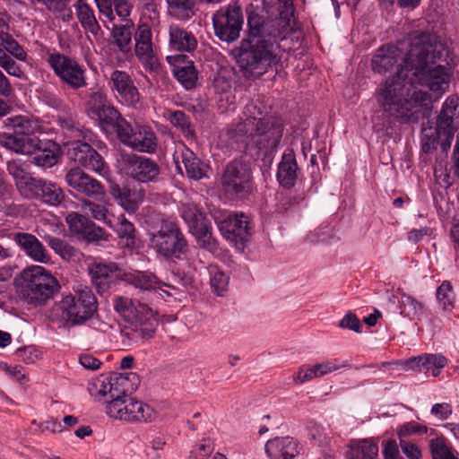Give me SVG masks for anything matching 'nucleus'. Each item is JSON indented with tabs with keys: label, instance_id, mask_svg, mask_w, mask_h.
<instances>
[{
	"label": "nucleus",
	"instance_id": "a18cd8bd",
	"mask_svg": "<svg viewBox=\"0 0 459 459\" xmlns=\"http://www.w3.org/2000/svg\"><path fill=\"white\" fill-rule=\"evenodd\" d=\"M437 299L444 311H451L455 306V294L452 283L444 281L437 290Z\"/></svg>",
	"mask_w": 459,
	"mask_h": 459
},
{
	"label": "nucleus",
	"instance_id": "ddd939ff",
	"mask_svg": "<svg viewBox=\"0 0 459 459\" xmlns=\"http://www.w3.org/2000/svg\"><path fill=\"white\" fill-rule=\"evenodd\" d=\"M117 135L126 145L142 152H152L157 146V138L148 126H136L134 128L126 120L121 122Z\"/></svg>",
	"mask_w": 459,
	"mask_h": 459
},
{
	"label": "nucleus",
	"instance_id": "cd10ccee",
	"mask_svg": "<svg viewBox=\"0 0 459 459\" xmlns=\"http://www.w3.org/2000/svg\"><path fill=\"white\" fill-rule=\"evenodd\" d=\"M265 452L271 459H292L299 454L298 443L290 437H276L266 443Z\"/></svg>",
	"mask_w": 459,
	"mask_h": 459
},
{
	"label": "nucleus",
	"instance_id": "412c9836",
	"mask_svg": "<svg viewBox=\"0 0 459 459\" xmlns=\"http://www.w3.org/2000/svg\"><path fill=\"white\" fill-rule=\"evenodd\" d=\"M65 221L69 227L70 232L79 238L89 242L106 240V231L99 227L86 216L78 212H70Z\"/></svg>",
	"mask_w": 459,
	"mask_h": 459
},
{
	"label": "nucleus",
	"instance_id": "a19ab883",
	"mask_svg": "<svg viewBox=\"0 0 459 459\" xmlns=\"http://www.w3.org/2000/svg\"><path fill=\"white\" fill-rule=\"evenodd\" d=\"M65 198L61 187L50 181H43L39 199L50 205H58Z\"/></svg>",
	"mask_w": 459,
	"mask_h": 459
},
{
	"label": "nucleus",
	"instance_id": "603ef678",
	"mask_svg": "<svg viewBox=\"0 0 459 459\" xmlns=\"http://www.w3.org/2000/svg\"><path fill=\"white\" fill-rule=\"evenodd\" d=\"M432 459H457L451 452V447L444 437H437L430 441Z\"/></svg>",
	"mask_w": 459,
	"mask_h": 459
},
{
	"label": "nucleus",
	"instance_id": "dca6fc26",
	"mask_svg": "<svg viewBox=\"0 0 459 459\" xmlns=\"http://www.w3.org/2000/svg\"><path fill=\"white\" fill-rule=\"evenodd\" d=\"M128 378L118 373L101 374L88 383V391L95 400L107 397L110 400L117 396L126 387Z\"/></svg>",
	"mask_w": 459,
	"mask_h": 459
},
{
	"label": "nucleus",
	"instance_id": "8fccbe9b",
	"mask_svg": "<svg viewBox=\"0 0 459 459\" xmlns=\"http://www.w3.org/2000/svg\"><path fill=\"white\" fill-rule=\"evenodd\" d=\"M1 45L5 53L10 54L15 59L25 62L28 57V54L22 45L19 44L11 35L5 33L0 37Z\"/></svg>",
	"mask_w": 459,
	"mask_h": 459
},
{
	"label": "nucleus",
	"instance_id": "a211bd4d",
	"mask_svg": "<svg viewBox=\"0 0 459 459\" xmlns=\"http://www.w3.org/2000/svg\"><path fill=\"white\" fill-rule=\"evenodd\" d=\"M126 280L136 288L159 291L160 296L166 300L169 299L180 300L184 293L175 286L160 281L154 274L147 272L129 273Z\"/></svg>",
	"mask_w": 459,
	"mask_h": 459
},
{
	"label": "nucleus",
	"instance_id": "de8ad7c7",
	"mask_svg": "<svg viewBox=\"0 0 459 459\" xmlns=\"http://www.w3.org/2000/svg\"><path fill=\"white\" fill-rule=\"evenodd\" d=\"M399 303L401 314L410 319L418 318L422 312V304L408 294L403 293Z\"/></svg>",
	"mask_w": 459,
	"mask_h": 459
},
{
	"label": "nucleus",
	"instance_id": "c756f323",
	"mask_svg": "<svg viewBox=\"0 0 459 459\" xmlns=\"http://www.w3.org/2000/svg\"><path fill=\"white\" fill-rule=\"evenodd\" d=\"M88 116L99 123L103 129L112 128L118 131L124 119L118 110L109 104L108 100H106L104 104L100 106L98 110H93L89 113Z\"/></svg>",
	"mask_w": 459,
	"mask_h": 459
},
{
	"label": "nucleus",
	"instance_id": "bb28decb",
	"mask_svg": "<svg viewBox=\"0 0 459 459\" xmlns=\"http://www.w3.org/2000/svg\"><path fill=\"white\" fill-rule=\"evenodd\" d=\"M187 56L183 54L170 55L166 57L168 63L173 66V73L180 83L186 89H191L195 85L197 74L195 68L186 61Z\"/></svg>",
	"mask_w": 459,
	"mask_h": 459
},
{
	"label": "nucleus",
	"instance_id": "f704fd0d",
	"mask_svg": "<svg viewBox=\"0 0 459 459\" xmlns=\"http://www.w3.org/2000/svg\"><path fill=\"white\" fill-rule=\"evenodd\" d=\"M181 158L188 178L199 180L207 177L209 167L203 163L191 150L184 147Z\"/></svg>",
	"mask_w": 459,
	"mask_h": 459
},
{
	"label": "nucleus",
	"instance_id": "e2e57ef3",
	"mask_svg": "<svg viewBox=\"0 0 459 459\" xmlns=\"http://www.w3.org/2000/svg\"><path fill=\"white\" fill-rule=\"evenodd\" d=\"M106 100H108V97L103 91L98 90L91 92L86 104L87 114L91 113L93 110H98L100 106L104 104Z\"/></svg>",
	"mask_w": 459,
	"mask_h": 459
},
{
	"label": "nucleus",
	"instance_id": "37998d69",
	"mask_svg": "<svg viewBox=\"0 0 459 459\" xmlns=\"http://www.w3.org/2000/svg\"><path fill=\"white\" fill-rule=\"evenodd\" d=\"M284 5L285 11L281 13L279 19L276 21L278 29L273 32L274 38L281 39L285 38L286 34L292 30V4L291 2L290 3V0H286Z\"/></svg>",
	"mask_w": 459,
	"mask_h": 459
},
{
	"label": "nucleus",
	"instance_id": "ea45409f",
	"mask_svg": "<svg viewBox=\"0 0 459 459\" xmlns=\"http://www.w3.org/2000/svg\"><path fill=\"white\" fill-rule=\"evenodd\" d=\"M180 213L183 220L188 225L189 230H193L194 226L197 227L199 224L208 221L197 205L193 203L182 204Z\"/></svg>",
	"mask_w": 459,
	"mask_h": 459
},
{
	"label": "nucleus",
	"instance_id": "7c9ffc66",
	"mask_svg": "<svg viewBox=\"0 0 459 459\" xmlns=\"http://www.w3.org/2000/svg\"><path fill=\"white\" fill-rule=\"evenodd\" d=\"M298 165L293 150L287 149L278 165L277 179L280 185L289 188L294 186L297 179Z\"/></svg>",
	"mask_w": 459,
	"mask_h": 459
},
{
	"label": "nucleus",
	"instance_id": "7ed1b4c3",
	"mask_svg": "<svg viewBox=\"0 0 459 459\" xmlns=\"http://www.w3.org/2000/svg\"><path fill=\"white\" fill-rule=\"evenodd\" d=\"M228 134L237 141L246 142L247 146L273 149L282 136V123L280 117L264 113L252 102L245 107L240 120L230 126Z\"/></svg>",
	"mask_w": 459,
	"mask_h": 459
},
{
	"label": "nucleus",
	"instance_id": "6e6552de",
	"mask_svg": "<svg viewBox=\"0 0 459 459\" xmlns=\"http://www.w3.org/2000/svg\"><path fill=\"white\" fill-rule=\"evenodd\" d=\"M105 411L109 418L129 423L148 422L156 417L155 411L150 405L128 394L126 387L107 403Z\"/></svg>",
	"mask_w": 459,
	"mask_h": 459
},
{
	"label": "nucleus",
	"instance_id": "49530a36",
	"mask_svg": "<svg viewBox=\"0 0 459 459\" xmlns=\"http://www.w3.org/2000/svg\"><path fill=\"white\" fill-rule=\"evenodd\" d=\"M48 244L64 260H75L79 256L77 249L58 238L48 237Z\"/></svg>",
	"mask_w": 459,
	"mask_h": 459
},
{
	"label": "nucleus",
	"instance_id": "20e7f679",
	"mask_svg": "<svg viewBox=\"0 0 459 459\" xmlns=\"http://www.w3.org/2000/svg\"><path fill=\"white\" fill-rule=\"evenodd\" d=\"M4 126L13 133L0 134V145L16 153H34L39 144V134H53L56 127L49 121L34 116L16 115L7 117Z\"/></svg>",
	"mask_w": 459,
	"mask_h": 459
},
{
	"label": "nucleus",
	"instance_id": "2eb2a0df",
	"mask_svg": "<svg viewBox=\"0 0 459 459\" xmlns=\"http://www.w3.org/2000/svg\"><path fill=\"white\" fill-rule=\"evenodd\" d=\"M134 52L145 70L157 71L160 67L159 51L152 44V30L145 22L139 24L134 36Z\"/></svg>",
	"mask_w": 459,
	"mask_h": 459
},
{
	"label": "nucleus",
	"instance_id": "0eeeda50",
	"mask_svg": "<svg viewBox=\"0 0 459 459\" xmlns=\"http://www.w3.org/2000/svg\"><path fill=\"white\" fill-rule=\"evenodd\" d=\"M23 299L35 306L43 305L59 290L57 280L40 265H31L22 272Z\"/></svg>",
	"mask_w": 459,
	"mask_h": 459
},
{
	"label": "nucleus",
	"instance_id": "bf43d9fd",
	"mask_svg": "<svg viewBox=\"0 0 459 459\" xmlns=\"http://www.w3.org/2000/svg\"><path fill=\"white\" fill-rule=\"evenodd\" d=\"M428 428L426 426L420 425L415 421H410L403 424L399 429L397 430V436L399 437V441L402 439L410 437L411 436L416 435H423L427 433Z\"/></svg>",
	"mask_w": 459,
	"mask_h": 459
},
{
	"label": "nucleus",
	"instance_id": "f3484780",
	"mask_svg": "<svg viewBox=\"0 0 459 459\" xmlns=\"http://www.w3.org/2000/svg\"><path fill=\"white\" fill-rule=\"evenodd\" d=\"M218 228L229 242L237 247H244L250 237L248 218L244 213L229 214L217 221Z\"/></svg>",
	"mask_w": 459,
	"mask_h": 459
},
{
	"label": "nucleus",
	"instance_id": "6ab92c4d",
	"mask_svg": "<svg viewBox=\"0 0 459 459\" xmlns=\"http://www.w3.org/2000/svg\"><path fill=\"white\" fill-rule=\"evenodd\" d=\"M109 84L119 103L134 108L140 102L139 91L126 72L115 70L110 75Z\"/></svg>",
	"mask_w": 459,
	"mask_h": 459
},
{
	"label": "nucleus",
	"instance_id": "4d7b16f0",
	"mask_svg": "<svg viewBox=\"0 0 459 459\" xmlns=\"http://www.w3.org/2000/svg\"><path fill=\"white\" fill-rule=\"evenodd\" d=\"M43 181L30 176L28 180H24L17 188L21 195L26 198H39Z\"/></svg>",
	"mask_w": 459,
	"mask_h": 459
},
{
	"label": "nucleus",
	"instance_id": "13d9d810",
	"mask_svg": "<svg viewBox=\"0 0 459 459\" xmlns=\"http://www.w3.org/2000/svg\"><path fill=\"white\" fill-rule=\"evenodd\" d=\"M118 237L120 238H125L126 241V246H132L134 245V232L135 229L132 222H130L125 215H120L118 217V225L117 228H113Z\"/></svg>",
	"mask_w": 459,
	"mask_h": 459
},
{
	"label": "nucleus",
	"instance_id": "4be33fe9",
	"mask_svg": "<svg viewBox=\"0 0 459 459\" xmlns=\"http://www.w3.org/2000/svg\"><path fill=\"white\" fill-rule=\"evenodd\" d=\"M65 181L70 187L86 196L99 198L105 195L104 186L78 167L67 171Z\"/></svg>",
	"mask_w": 459,
	"mask_h": 459
},
{
	"label": "nucleus",
	"instance_id": "680f3d73",
	"mask_svg": "<svg viewBox=\"0 0 459 459\" xmlns=\"http://www.w3.org/2000/svg\"><path fill=\"white\" fill-rule=\"evenodd\" d=\"M0 67H2L9 75L22 79L24 73L21 66L7 54L0 58Z\"/></svg>",
	"mask_w": 459,
	"mask_h": 459
},
{
	"label": "nucleus",
	"instance_id": "72a5a7b5",
	"mask_svg": "<svg viewBox=\"0 0 459 459\" xmlns=\"http://www.w3.org/2000/svg\"><path fill=\"white\" fill-rule=\"evenodd\" d=\"M348 459H379L378 446L372 439L352 440L349 445Z\"/></svg>",
	"mask_w": 459,
	"mask_h": 459
},
{
	"label": "nucleus",
	"instance_id": "b1692460",
	"mask_svg": "<svg viewBox=\"0 0 459 459\" xmlns=\"http://www.w3.org/2000/svg\"><path fill=\"white\" fill-rule=\"evenodd\" d=\"M447 365V359L441 354L425 353L418 357H411L404 361L406 369L423 372L425 375L438 377L441 370Z\"/></svg>",
	"mask_w": 459,
	"mask_h": 459
},
{
	"label": "nucleus",
	"instance_id": "c85d7f7f",
	"mask_svg": "<svg viewBox=\"0 0 459 459\" xmlns=\"http://www.w3.org/2000/svg\"><path fill=\"white\" fill-rule=\"evenodd\" d=\"M15 240L34 261L44 264L50 261L47 249L35 236L29 233H18L15 236Z\"/></svg>",
	"mask_w": 459,
	"mask_h": 459
},
{
	"label": "nucleus",
	"instance_id": "c03bdc74",
	"mask_svg": "<svg viewBox=\"0 0 459 459\" xmlns=\"http://www.w3.org/2000/svg\"><path fill=\"white\" fill-rule=\"evenodd\" d=\"M209 272L211 275L210 284L212 291L218 296H223L228 290L230 276L213 265L210 266Z\"/></svg>",
	"mask_w": 459,
	"mask_h": 459
},
{
	"label": "nucleus",
	"instance_id": "a878e982",
	"mask_svg": "<svg viewBox=\"0 0 459 459\" xmlns=\"http://www.w3.org/2000/svg\"><path fill=\"white\" fill-rule=\"evenodd\" d=\"M110 194L117 203L128 213H134L143 202L145 196L142 189L120 186L117 184L111 186Z\"/></svg>",
	"mask_w": 459,
	"mask_h": 459
},
{
	"label": "nucleus",
	"instance_id": "f03ea898",
	"mask_svg": "<svg viewBox=\"0 0 459 459\" xmlns=\"http://www.w3.org/2000/svg\"><path fill=\"white\" fill-rule=\"evenodd\" d=\"M250 37L242 40L239 48L233 50L237 63L246 78H258L267 73L281 60L280 47L270 39H262L264 21L253 10H247Z\"/></svg>",
	"mask_w": 459,
	"mask_h": 459
},
{
	"label": "nucleus",
	"instance_id": "393cba45",
	"mask_svg": "<svg viewBox=\"0 0 459 459\" xmlns=\"http://www.w3.org/2000/svg\"><path fill=\"white\" fill-rule=\"evenodd\" d=\"M127 173L136 181L148 183L158 178L160 167L147 157L133 156L128 160Z\"/></svg>",
	"mask_w": 459,
	"mask_h": 459
},
{
	"label": "nucleus",
	"instance_id": "1a4fd4ad",
	"mask_svg": "<svg viewBox=\"0 0 459 459\" xmlns=\"http://www.w3.org/2000/svg\"><path fill=\"white\" fill-rule=\"evenodd\" d=\"M152 247L166 258L180 259L187 249V242L178 224L162 220L157 232L150 235Z\"/></svg>",
	"mask_w": 459,
	"mask_h": 459
},
{
	"label": "nucleus",
	"instance_id": "9b49d317",
	"mask_svg": "<svg viewBox=\"0 0 459 459\" xmlns=\"http://www.w3.org/2000/svg\"><path fill=\"white\" fill-rule=\"evenodd\" d=\"M243 22L242 10L237 3L221 8L212 16L215 35L227 42L234 41L239 37Z\"/></svg>",
	"mask_w": 459,
	"mask_h": 459
},
{
	"label": "nucleus",
	"instance_id": "79ce46f5",
	"mask_svg": "<svg viewBox=\"0 0 459 459\" xmlns=\"http://www.w3.org/2000/svg\"><path fill=\"white\" fill-rule=\"evenodd\" d=\"M190 232L195 237L199 245L210 251L215 249L216 240L212 235V226L209 221L199 224V226H194V229Z\"/></svg>",
	"mask_w": 459,
	"mask_h": 459
},
{
	"label": "nucleus",
	"instance_id": "4c0bfd02",
	"mask_svg": "<svg viewBox=\"0 0 459 459\" xmlns=\"http://www.w3.org/2000/svg\"><path fill=\"white\" fill-rule=\"evenodd\" d=\"M169 13L180 21H187L195 13V0H167Z\"/></svg>",
	"mask_w": 459,
	"mask_h": 459
},
{
	"label": "nucleus",
	"instance_id": "c9c22d12",
	"mask_svg": "<svg viewBox=\"0 0 459 459\" xmlns=\"http://www.w3.org/2000/svg\"><path fill=\"white\" fill-rule=\"evenodd\" d=\"M448 141L447 137L441 134L438 130V125L436 127H423L421 136V150L425 153H431L437 149V144L441 145L443 151L448 150L446 143Z\"/></svg>",
	"mask_w": 459,
	"mask_h": 459
},
{
	"label": "nucleus",
	"instance_id": "4468645a",
	"mask_svg": "<svg viewBox=\"0 0 459 459\" xmlns=\"http://www.w3.org/2000/svg\"><path fill=\"white\" fill-rule=\"evenodd\" d=\"M68 155L75 162L98 175L108 178L109 168L103 158L89 144L81 141L71 142Z\"/></svg>",
	"mask_w": 459,
	"mask_h": 459
},
{
	"label": "nucleus",
	"instance_id": "aec40b11",
	"mask_svg": "<svg viewBox=\"0 0 459 459\" xmlns=\"http://www.w3.org/2000/svg\"><path fill=\"white\" fill-rule=\"evenodd\" d=\"M456 120H459V96L453 94L443 102L437 118L439 132L448 139L446 143V147H451L455 133L457 130Z\"/></svg>",
	"mask_w": 459,
	"mask_h": 459
},
{
	"label": "nucleus",
	"instance_id": "f8f14e48",
	"mask_svg": "<svg viewBox=\"0 0 459 459\" xmlns=\"http://www.w3.org/2000/svg\"><path fill=\"white\" fill-rule=\"evenodd\" d=\"M48 63L61 82L77 90L86 85L85 69L76 59L54 52L48 55Z\"/></svg>",
	"mask_w": 459,
	"mask_h": 459
},
{
	"label": "nucleus",
	"instance_id": "69168bd1",
	"mask_svg": "<svg viewBox=\"0 0 459 459\" xmlns=\"http://www.w3.org/2000/svg\"><path fill=\"white\" fill-rule=\"evenodd\" d=\"M339 326L343 329H349L356 333L361 332V324L359 319L353 313H347L339 323Z\"/></svg>",
	"mask_w": 459,
	"mask_h": 459
},
{
	"label": "nucleus",
	"instance_id": "e433bc0d",
	"mask_svg": "<svg viewBox=\"0 0 459 459\" xmlns=\"http://www.w3.org/2000/svg\"><path fill=\"white\" fill-rule=\"evenodd\" d=\"M77 18L84 30L92 34H97L100 26L95 18L93 10L86 4L85 0H78L75 4Z\"/></svg>",
	"mask_w": 459,
	"mask_h": 459
},
{
	"label": "nucleus",
	"instance_id": "9d476101",
	"mask_svg": "<svg viewBox=\"0 0 459 459\" xmlns=\"http://www.w3.org/2000/svg\"><path fill=\"white\" fill-rule=\"evenodd\" d=\"M224 191L237 198H244L253 190V180L250 167L242 160L229 163L222 176Z\"/></svg>",
	"mask_w": 459,
	"mask_h": 459
},
{
	"label": "nucleus",
	"instance_id": "5fc2aeb1",
	"mask_svg": "<svg viewBox=\"0 0 459 459\" xmlns=\"http://www.w3.org/2000/svg\"><path fill=\"white\" fill-rule=\"evenodd\" d=\"M118 270V267L117 264L113 262H94L91 268H90V273L92 276V279L97 281L99 279H107L113 273L117 272Z\"/></svg>",
	"mask_w": 459,
	"mask_h": 459
},
{
	"label": "nucleus",
	"instance_id": "5701e85b",
	"mask_svg": "<svg viewBox=\"0 0 459 459\" xmlns=\"http://www.w3.org/2000/svg\"><path fill=\"white\" fill-rule=\"evenodd\" d=\"M234 70L230 66H221L216 73L213 79V86L217 93L225 94L219 100V108L222 112L235 109V96L230 91L234 82Z\"/></svg>",
	"mask_w": 459,
	"mask_h": 459
},
{
	"label": "nucleus",
	"instance_id": "473e14b6",
	"mask_svg": "<svg viewBox=\"0 0 459 459\" xmlns=\"http://www.w3.org/2000/svg\"><path fill=\"white\" fill-rule=\"evenodd\" d=\"M169 46L178 51H193L197 46V40L192 32L177 25L169 27Z\"/></svg>",
	"mask_w": 459,
	"mask_h": 459
},
{
	"label": "nucleus",
	"instance_id": "2f4dec72",
	"mask_svg": "<svg viewBox=\"0 0 459 459\" xmlns=\"http://www.w3.org/2000/svg\"><path fill=\"white\" fill-rule=\"evenodd\" d=\"M39 152L33 157L32 162L43 168H51L58 160L60 147L54 140L42 141L37 147Z\"/></svg>",
	"mask_w": 459,
	"mask_h": 459
},
{
	"label": "nucleus",
	"instance_id": "3c124183",
	"mask_svg": "<svg viewBox=\"0 0 459 459\" xmlns=\"http://www.w3.org/2000/svg\"><path fill=\"white\" fill-rule=\"evenodd\" d=\"M83 206L88 208L93 219L105 223L111 229L114 228L111 220L112 215L105 204H97L86 200L83 202Z\"/></svg>",
	"mask_w": 459,
	"mask_h": 459
},
{
	"label": "nucleus",
	"instance_id": "052dcab7",
	"mask_svg": "<svg viewBox=\"0 0 459 459\" xmlns=\"http://www.w3.org/2000/svg\"><path fill=\"white\" fill-rule=\"evenodd\" d=\"M213 451V446L210 439L204 438L191 450L188 459H208Z\"/></svg>",
	"mask_w": 459,
	"mask_h": 459
},
{
	"label": "nucleus",
	"instance_id": "f257e3e1",
	"mask_svg": "<svg viewBox=\"0 0 459 459\" xmlns=\"http://www.w3.org/2000/svg\"><path fill=\"white\" fill-rule=\"evenodd\" d=\"M453 58L436 35L415 30L395 45L379 48L372 69L384 74L396 66V76L386 79L376 91L378 106L387 117L399 123H417L429 116L431 95L414 83L442 95L453 76Z\"/></svg>",
	"mask_w": 459,
	"mask_h": 459
},
{
	"label": "nucleus",
	"instance_id": "774afa93",
	"mask_svg": "<svg viewBox=\"0 0 459 459\" xmlns=\"http://www.w3.org/2000/svg\"><path fill=\"white\" fill-rule=\"evenodd\" d=\"M430 412L437 419L446 420L451 416L453 408L452 405L447 403H435L432 406Z\"/></svg>",
	"mask_w": 459,
	"mask_h": 459
},
{
	"label": "nucleus",
	"instance_id": "58836bf2",
	"mask_svg": "<svg viewBox=\"0 0 459 459\" xmlns=\"http://www.w3.org/2000/svg\"><path fill=\"white\" fill-rule=\"evenodd\" d=\"M164 117L178 128L186 137H193L194 130L189 117L181 110H167Z\"/></svg>",
	"mask_w": 459,
	"mask_h": 459
},
{
	"label": "nucleus",
	"instance_id": "39448f33",
	"mask_svg": "<svg viewBox=\"0 0 459 459\" xmlns=\"http://www.w3.org/2000/svg\"><path fill=\"white\" fill-rule=\"evenodd\" d=\"M97 301L93 292L88 289H82L74 295L62 296L55 303L50 312L52 321L63 324L78 325L90 319L96 311Z\"/></svg>",
	"mask_w": 459,
	"mask_h": 459
},
{
	"label": "nucleus",
	"instance_id": "423d86ee",
	"mask_svg": "<svg viewBox=\"0 0 459 459\" xmlns=\"http://www.w3.org/2000/svg\"><path fill=\"white\" fill-rule=\"evenodd\" d=\"M115 310L129 323L132 339L149 340L158 326L156 314L147 305L117 296L113 300Z\"/></svg>",
	"mask_w": 459,
	"mask_h": 459
},
{
	"label": "nucleus",
	"instance_id": "0e129e2a",
	"mask_svg": "<svg viewBox=\"0 0 459 459\" xmlns=\"http://www.w3.org/2000/svg\"><path fill=\"white\" fill-rule=\"evenodd\" d=\"M323 376L328 375L334 371H337L342 368H346L349 366L348 362L345 360H340L338 359H331L318 363Z\"/></svg>",
	"mask_w": 459,
	"mask_h": 459
},
{
	"label": "nucleus",
	"instance_id": "09e8293b",
	"mask_svg": "<svg viewBox=\"0 0 459 459\" xmlns=\"http://www.w3.org/2000/svg\"><path fill=\"white\" fill-rule=\"evenodd\" d=\"M324 377L318 363L314 365H303L293 373L292 380L297 385L309 382L313 379Z\"/></svg>",
	"mask_w": 459,
	"mask_h": 459
},
{
	"label": "nucleus",
	"instance_id": "864d4df0",
	"mask_svg": "<svg viewBox=\"0 0 459 459\" xmlns=\"http://www.w3.org/2000/svg\"><path fill=\"white\" fill-rule=\"evenodd\" d=\"M28 169V164L22 160H13L7 163V170L13 178L17 187L24 180H28V178L30 176Z\"/></svg>",
	"mask_w": 459,
	"mask_h": 459
},
{
	"label": "nucleus",
	"instance_id": "6e6d98bb",
	"mask_svg": "<svg viewBox=\"0 0 459 459\" xmlns=\"http://www.w3.org/2000/svg\"><path fill=\"white\" fill-rule=\"evenodd\" d=\"M113 38L121 52L127 53L130 51L132 33L129 28L126 26L115 27L113 30Z\"/></svg>",
	"mask_w": 459,
	"mask_h": 459
},
{
	"label": "nucleus",
	"instance_id": "338daca9",
	"mask_svg": "<svg viewBox=\"0 0 459 459\" xmlns=\"http://www.w3.org/2000/svg\"><path fill=\"white\" fill-rule=\"evenodd\" d=\"M113 12L115 11L121 20H126L131 13L133 4L130 0H113Z\"/></svg>",
	"mask_w": 459,
	"mask_h": 459
}]
</instances>
